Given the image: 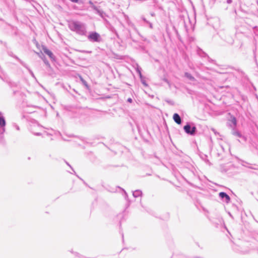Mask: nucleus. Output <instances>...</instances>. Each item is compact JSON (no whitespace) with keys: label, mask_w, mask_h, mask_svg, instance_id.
Returning a JSON list of instances; mask_svg holds the SVG:
<instances>
[{"label":"nucleus","mask_w":258,"mask_h":258,"mask_svg":"<svg viewBox=\"0 0 258 258\" xmlns=\"http://www.w3.org/2000/svg\"><path fill=\"white\" fill-rule=\"evenodd\" d=\"M68 27L71 30L80 35H86L87 33L84 24L76 21H69Z\"/></svg>","instance_id":"nucleus-1"},{"label":"nucleus","mask_w":258,"mask_h":258,"mask_svg":"<svg viewBox=\"0 0 258 258\" xmlns=\"http://www.w3.org/2000/svg\"><path fill=\"white\" fill-rule=\"evenodd\" d=\"M185 27L187 29H193L196 23V17H184Z\"/></svg>","instance_id":"nucleus-2"},{"label":"nucleus","mask_w":258,"mask_h":258,"mask_svg":"<svg viewBox=\"0 0 258 258\" xmlns=\"http://www.w3.org/2000/svg\"><path fill=\"white\" fill-rule=\"evenodd\" d=\"M88 38L92 42H99L101 40L100 35L95 32H91L88 36Z\"/></svg>","instance_id":"nucleus-3"},{"label":"nucleus","mask_w":258,"mask_h":258,"mask_svg":"<svg viewBox=\"0 0 258 258\" xmlns=\"http://www.w3.org/2000/svg\"><path fill=\"white\" fill-rule=\"evenodd\" d=\"M183 129L186 134L190 135H194L197 130L196 126H194L191 127V126L188 124L185 125Z\"/></svg>","instance_id":"nucleus-4"},{"label":"nucleus","mask_w":258,"mask_h":258,"mask_svg":"<svg viewBox=\"0 0 258 258\" xmlns=\"http://www.w3.org/2000/svg\"><path fill=\"white\" fill-rule=\"evenodd\" d=\"M219 196L225 203H229L230 202V198L226 193L221 192L219 194Z\"/></svg>","instance_id":"nucleus-5"},{"label":"nucleus","mask_w":258,"mask_h":258,"mask_svg":"<svg viewBox=\"0 0 258 258\" xmlns=\"http://www.w3.org/2000/svg\"><path fill=\"white\" fill-rule=\"evenodd\" d=\"M228 125L232 129L235 128L237 124V120L234 116H231L228 121Z\"/></svg>","instance_id":"nucleus-6"},{"label":"nucleus","mask_w":258,"mask_h":258,"mask_svg":"<svg viewBox=\"0 0 258 258\" xmlns=\"http://www.w3.org/2000/svg\"><path fill=\"white\" fill-rule=\"evenodd\" d=\"M43 50L44 52L47 55H48L52 60H54L55 59V57L52 52L50 50H49L45 47H43Z\"/></svg>","instance_id":"nucleus-7"},{"label":"nucleus","mask_w":258,"mask_h":258,"mask_svg":"<svg viewBox=\"0 0 258 258\" xmlns=\"http://www.w3.org/2000/svg\"><path fill=\"white\" fill-rule=\"evenodd\" d=\"M232 134L239 138H242L244 141L246 140V138L243 136L236 129V128L232 129Z\"/></svg>","instance_id":"nucleus-8"},{"label":"nucleus","mask_w":258,"mask_h":258,"mask_svg":"<svg viewBox=\"0 0 258 258\" xmlns=\"http://www.w3.org/2000/svg\"><path fill=\"white\" fill-rule=\"evenodd\" d=\"M174 121L177 124H179L181 122V118L177 113H174L173 116Z\"/></svg>","instance_id":"nucleus-9"},{"label":"nucleus","mask_w":258,"mask_h":258,"mask_svg":"<svg viewBox=\"0 0 258 258\" xmlns=\"http://www.w3.org/2000/svg\"><path fill=\"white\" fill-rule=\"evenodd\" d=\"M197 53L200 56L202 57H205L207 56L209 58L207 54L199 48H198L197 49Z\"/></svg>","instance_id":"nucleus-10"},{"label":"nucleus","mask_w":258,"mask_h":258,"mask_svg":"<svg viewBox=\"0 0 258 258\" xmlns=\"http://www.w3.org/2000/svg\"><path fill=\"white\" fill-rule=\"evenodd\" d=\"M6 125V121L2 113L0 112V127H5Z\"/></svg>","instance_id":"nucleus-11"},{"label":"nucleus","mask_w":258,"mask_h":258,"mask_svg":"<svg viewBox=\"0 0 258 258\" xmlns=\"http://www.w3.org/2000/svg\"><path fill=\"white\" fill-rule=\"evenodd\" d=\"M133 195L135 198H138L139 197L142 196V191L140 190H136L134 191L133 193Z\"/></svg>","instance_id":"nucleus-12"},{"label":"nucleus","mask_w":258,"mask_h":258,"mask_svg":"<svg viewBox=\"0 0 258 258\" xmlns=\"http://www.w3.org/2000/svg\"><path fill=\"white\" fill-rule=\"evenodd\" d=\"M184 76L188 79V80L191 81H195L196 79L195 78L189 73L186 72L184 74Z\"/></svg>","instance_id":"nucleus-13"},{"label":"nucleus","mask_w":258,"mask_h":258,"mask_svg":"<svg viewBox=\"0 0 258 258\" xmlns=\"http://www.w3.org/2000/svg\"><path fill=\"white\" fill-rule=\"evenodd\" d=\"M137 72L139 74L140 78L142 77V73H141V68L140 67H138L136 69Z\"/></svg>","instance_id":"nucleus-14"},{"label":"nucleus","mask_w":258,"mask_h":258,"mask_svg":"<svg viewBox=\"0 0 258 258\" xmlns=\"http://www.w3.org/2000/svg\"><path fill=\"white\" fill-rule=\"evenodd\" d=\"M5 132V127H0V135L3 134Z\"/></svg>","instance_id":"nucleus-15"},{"label":"nucleus","mask_w":258,"mask_h":258,"mask_svg":"<svg viewBox=\"0 0 258 258\" xmlns=\"http://www.w3.org/2000/svg\"><path fill=\"white\" fill-rule=\"evenodd\" d=\"M15 58H16V59H17L20 62V63L23 65L25 67V64L24 63V62L23 61H22L19 58H18L17 56H15Z\"/></svg>","instance_id":"nucleus-16"},{"label":"nucleus","mask_w":258,"mask_h":258,"mask_svg":"<svg viewBox=\"0 0 258 258\" xmlns=\"http://www.w3.org/2000/svg\"><path fill=\"white\" fill-rule=\"evenodd\" d=\"M14 126L15 127V128L17 130H18V131H19V130H20L19 126L17 124H14Z\"/></svg>","instance_id":"nucleus-17"},{"label":"nucleus","mask_w":258,"mask_h":258,"mask_svg":"<svg viewBox=\"0 0 258 258\" xmlns=\"http://www.w3.org/2000/svg\"><path fill=\"white\" fill-rule=\"evenodd\" d=\"M43 60H44V63H45L47 66H48V67H49V66H50V64H49V62H48V61L47 60H45V59H43Z\"/></svg>","instance_id":"nucleus-18"},{"label":"nucleus","mask_w":258,"mask_h":258,"mask_svg":"<svg viewBox=\"0 0 258 258\" xmlns=\"http://www.w3.org/2000/svg\"><path fill=\"white\" fill-rule=\"evenodd\" d=\"M249 168H251V169H255V170H258V166H256V167H248Z\"/></svg>","instance_id":"nucleus-19"},{"label":"nucleus","mask_w":258,"mask_h":258,"mask_svg":"<svg viewBox=\"0 0 258 258\" xmlns=\"http://www.w3.org/2000/svg\"><path fill=\"white\" fill-rule=\"evenodd\" d=\"M212 131L215 135L218 134V133L214 128H212Z\"/></svg>","instance_id":"nucleus-20"},{"label":"nucleus","mask_w":258,"mask_h":258,"mask_svg":"<svg viewBox=\"0 0 258 258\" xmlns=\"http://www.w3.org/2000/svg\"><path fill=\"white\" fill-rule=\"evenodd\" d=\"M127 101V102H128L130 103H132L133 102V100L131 98H128Z\"/></svg>","instance_id":"nucleus-21"},{"label":"nucleus","mask_w":258,"mask_h":258,"mask_svg":"<svg viewBox=\"0 0 258 258\" xmlns=\"http://www.w3.org/2000/svg\"><path fill=\"white\" fill-rule=\"evenodd\" d=\"M32 132H33V133L34 135H36V136H40V133H35V132H33V131H32Z\"/></svg>","instance_id":"nucleus-22"},{"label":"nucleus","mask_w":258,"mask_h":258,"mask_svg":"<svg viewBox=\"0 0 258 258\" xmlns=\"http://www.w3.org/2000/svg\"><path fill=\"white\" fill-rule=\"evenodd\" d=\"M124 197H125V199H126L127 197V195L126 192L125 191H124Z\"/></svg>","instance_id":"nucleus-23"},{"label":"nucleus","mask_w":258,"mask_h":258,"mask_svg":"<svg viewBox=\"0 0 258 258\" xmlns=\"http://www.w3.org/2000/svg\"><path fill=\"white\" fill-rule=\"evenodd\" d=\"M70 1L73 3H76L78 2V0H70Z\"/></svg>","instance_id":"nucleus-24"},{"label":"nucleus","mask_w":258,"mask_h":258,"mask_svg":"<svg viewBox=\"0 0 258 258\" xmlns=\"http://www.w3.org/2000/svg\"><path fill=\"white\" fill-rule=\"evenodd\" d=\"M247 252H248V251H242L241 252H242V253H247Z\"/></svg>","instance_id":"nucleus-25"},{"label":"nucleus","mask_w":258,"mask_h":258,"mask_svg":"<svg viewBox=\"0 0 258 258\" xmlns=\"http://www.w3.org/2000/svg\"><path fill=\"white\" fill-rule=\"evenodd\" d=\"M150 28H152V24H150Z\"/></svg>","instance_id":"nucleus-26"},{"label":"nucleus","mask_w":258,"mask_h":258,"mask_svg":"<svg viewBox=\"0 0 258 258\" xmlns=\"http://www.w3.org/2000/svg\"><path fill=\"white\" fill-rule=\"evenodd\" d=\"M143 83L145 85H146L145 82H143Z\"/></svg>","instance_id":"nucleus-27"}]
</instances>
